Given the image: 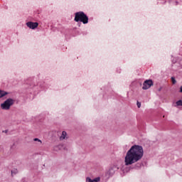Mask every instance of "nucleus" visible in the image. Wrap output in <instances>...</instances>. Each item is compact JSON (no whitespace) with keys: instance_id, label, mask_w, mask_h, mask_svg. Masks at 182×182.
I'll use <instances>...</instances> for the list:
<instances>
[{"instance_id":"f257e3e1","label":"nucleus","mask_w":182,"mask_h":182,"mask_svg":"<svg viewBox=\"0 0 182 182\" xmlns=\"http://www.w3.org/2000/svg\"><path fill=\"white\" fill-rule=\"evenodd\" d=\"M144 154L143 146L139 145L132 146L126 154L124 158L125 166H132V164L140 161L143 159Z\"/></svg>"},{"instance_id":"f03ea898","label":"nucleus","mask_w":182,"mask_h":182,"mask_svg":"<svg viewBox=\"0 0 182 182\" xmlns=\"http://www.w3.org/2000/svg\"><path fill=\"white\" fill-rule=\"evenodd\" d=\"M74 21L75 22H82L84 25L89 23V17L83 11H79L75 14Z\"/></svg>"},{"instance_id":"7ed1b4c3","label":"nucleus","mask_w":182,"mask_h":182,"mask_svg":"<svg viewBox=\"0 0 182 182\" xmlns=\"http://www.w3.org/2000/svg\"><path fill=\"white\" fill-rule=\"evenodd\" d=\"M14 103H15V100L12 98H9L4 103L1 104L0 107L2 110H9L11 106H13Z\"/></svg>"},{"instance_id":"20e7f679","label":"nucleus","mask_w":182,"mask_h":182,"mask_svg":"<svg viewBox=\"0 0 182 182\" xmlns=\"http://www.w3.org/2000/svg\"><path fill=\"white\" fill-rule=\"evenodd\" d=\"M151 86H153V80H146L144 82V86H143L142 89L144 90H147V89H150V87H151Z\"/></svg>"},{"instance_id":"39448f33","label":"nucleus","mask_w":182,"mask_h":182,"mask_svg":"<svg viewBox=\"0 0 182 182\" xmlns=\"http://www.w3.org/2000/svg\"><path fill=\"white\" fill-rule=\"evenodd\" d=\"M26 26L28 28H30V29H36L37 26H39V23L38 22H32V21H28L26 23Z\"/></svg>"},{"instance_id":"423d86ee","label":"nucleus","mask_w":182,"mask_h":182,"mask_svg":"<svg viewBox=\"0 0 182 182\" xmlns=\"http://www.w3.org/2000/svg\"><path fill=\"white\" fill-rule=\"evenodd\" d=\"M99 181H100V178L99 177L95 178L94 180H92L89 177L86 178V182H99Z\"/></svg>"},{"instance_id":"0eeeda50","label":"nucleus","mask_w":182,"mask_h":182,"mask_svg":"<svg viewBox=\"0 0 182 182\" xmlns=\"http://www.w3.org/2000/svg\"><path fill=\"white\" fill-rule=\"evenodd\" d=\"M6 95H9L8 92L0 90V99L4 96H6Z\"/></svg>"},{"instance_id":"6e6552de","label":"nucleus","mask_w":182,"mask_h":182,"mask_svg":"<svg viewBox=\"0 0 182 182\" xmlns=\"http://www.w3.org/2000/svg\"><path fill=\"white\" fill-rule=\"evenodd\" d=\"M66 136H67L66 132L63 131L62 132L61 136H60V140H65V139H66Z\"/></svg>"},{"instance_id":"1a4fd4ad","label":"nucleus","mask_w":182,"mask_h":182,"mask_svg":"<svg viewBox=\"0 0 182 182\" xmlns=\"http://www.w3.org/2000/svg\"><path fill=\"white\" fill-rule=\"evenodd\" d=\"M171 82L173 85H176V83H177V81L176 80V78H174V77H171Z\"/></svg>"},{"instance_id":"9d476101","label":"nucleus","mask_w":182,"mask_h":182,"mask_svg":"<svg viewBox=\"0 0 182 182\" xmlns=\"http://www.w3.org/2000/svg\"><path fill=\"white\" fill-rule=\"evenodd\" d=\"M176 105H177V106H182V100H178V101L176 102Z\"/></svg>"},{"instance_id":"9b49d317","label":"nucleus","mask_w":182,"mask_h":182,"mask_svg":"<svg viewBox=\"0 0 182 182\" xmlns=\"http://www.w3.org/2000/svg\"><path fill=\"white\" fill-rule=\"evenodd\" d=\"M136 105H137V107L139 109H140V107H141V103L139 102V101L136 102Z\"/></svg>"},{"instance_id":"f8f14e48","label":"nucleus","mask_w":182,"mask_h":182,"mask_svg":"<svg viewBox=\"0 0 182 182\" xmlns=\"http://www.w3.org/2000/svg\"><path fill=\"white\" fill-rule=\"evenodd\" d=\"M34 141H39L41 144H42V141H41L38 138H35L34 139Z\"/></svg>"},{"instance_id":"ddd939ff","label":"nucleus","mask_w":182,"mask_h":182,"mask_svg":"<svg viewBox=\"0 0 182 182\" xmlns=\"http://www.w3.org/2000/svg\"><path fill=\"white\" fill-rule=\"evenodd\" d=\"M3 133H8V130L3 131Z\"/></svg>"}]
</instances>
